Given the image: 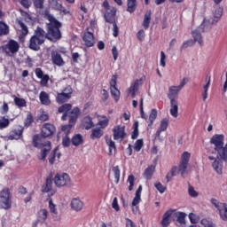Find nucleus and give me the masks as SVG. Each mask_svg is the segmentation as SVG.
I'll list each match as a JSON object with an SVG mask.
<instances>
[{
	"label": "nucleus",
	"instance_id": "680f3d73",
	"mask_svg": "<svg viewBox=\"0 0 227 227\" xmlns=\"http://www.w3.org/2000/svg\"><path fill=\"white\" fill-rule=\"evenodd\" d=\"M56 152H58V147L54 149L53 153L50 154V158H49L50 164H54L56 160Z\"/></svg>",
	"mask_w": 227,
	"mask_h": 227
},
{
	"label": "nucleus",
	"instance_id": "8fccbe9b",
	"mask_svg": "<svg viewBox=\"0 0 227 227\" xmlns=\"http://www.w3.org/2000/svg\"><path fill=\"white\" fill-rule=\"evenodd\" d=\"M114 178H115V184H118L120 182V168L118 166L113 168Z\"/></svg>",
	"mask_w": 227,
	"mask_h": 227
},
{
	"label": "nucleus",
	"instance_id": "de8ad7c7",
	"mask_svg": "<svg viewBox=\"0 0 227 227\" xmlns=\"http://www.w3.org/2000/svg\"><path fill=\"white\" fill-rule=\"evenodd\" d=\"M192 45H194V41L192 39L184 41L181 45V51H184V49H187L188 47H192Z\"/></svg>",
	"mask_w": 227,
	"mask_h": 227
},
{
	"label": "nucleus",
	"instance_id": "603ef678",
	"mask_svg": "<svg viewBox=\"0 0 227 227\" xmlns=\"http://www.w3.org/2000/svg\"><path fill=\"white\" fill-rule=\"evenodd\" d=\"M49 208L51 214H54L55 215L58 214V209L56 208V205L54 204L52 200H49Z\"/></svg>",
	"mask_w": 227,
	"mask_h": 227
},
{
	"label": "nucleus",
	"instance_id": "0eeeda50",
	"mask_svg": "<svg viewBox=\"0 0 227 227\" xmlns=\"http://www.w3.org/2000/svg\"><path fill=\"white\" fill-rule=\"evenodd\" d=\"M20 47V46L17 41L10 40L8 43L3 47V49L4 52L8 54V56H11V54H16V52H19Z\"/></svg>",
	"mask_w": 227,
	"mask_h": 227
},
{
	"label": "nucleus",
	"instance_id": "f257e3e1",
	"mask_svg": "<svg viewBox=\"0 0 227 227\" xmlns=\"http://www.w3.org/2000/svg\"><path fill=\"white\" fill-rule=\"evenodd\" d=\"M49 23H47L48 33L43 30V28L38 27L34 35L29 40V49L32 51H40V45L45 43V40H50L51 42H58L61 40V22H59L54 16L48 15Z\"/></svg>",
	"mask_w": 227,
	"mask_h": 227
},
{
	"label": "nucleus",
	"instance_id": "ddd939ff",
	"mask_svg": "<svg viewBox=\"0 0 227 227\" xmlns=\"http://www.w3.org/2000/svg\"><path fill=\"white\" fill-rule=\"evenodd\" d=\"M115 15H116V8L111 6V7H108V9H105V19L106 22L114 23Z\"/></svg>",
	"mask_w": 227,
	"mask_h": 227
},
{
	"label": "nucleus",
	"instance_id": "4c0bfd02",
	"mask_svg": "<svg viewBox=\"0 0 227 227\" xmlns=\"http://www.w3.org/2000/svg\"><path fill=\"white\" fill-rule=\"evenodd\" d=\"M69 98H70L67 95L63 94V92H61L58 93L56 101L58 104H65V102H67Z\"/></svg>",
	"mask_w": 227,
	"mask_h": 227
},
{
	"label": "nucleus",
	"instance_id": "49530a36",
	"mask_svg": "<svg viewBox=\"0 0 227 227\" xmlns=\"http://www.w3.org/2000/svg\"><path fill=\"white\" fill-rule=\"evenodd\" d=\"M74 124L72 122H69L68 125L62 126V132H64L65 137H68V134H70L72 130V127H74Z\"/></svg>",
	"mask_w": 227,
	"mask_h": 227
},
{
	"label": "nucleus",
	"instance_id": "c85d7f7f",
	"mask_svg": "<svg viewBox=\"0 0 227 227\" xmlns=\"http://www.w3.org/2000/svg\"><path fill=\"white\" fill-rule=\"evenodd\" d=\"M71 143L74 146H80V145H82L83 143L82 135L81 134L74 135L71 139Z\"/></svg>",
	"mask_w": 227,
	"mask_h": 227
},
{
	"label": "nucleus",
	"instance_id": "393cba45",
	"mask_svg": "<svg viewBox=\"0 0 227 227\" xmlns=\"http://www.w3.org/2000/svg\"><path fill=\"white\" fill-rule=\"evenodd\" d=\"M192 36L193 38L194 43L198 42L200 45H203V37H201V33H200V30H193L192 32Z\"/></svg>",
	"mask_w": 227,
	"mask_h": 227
},
{
	"label": "nucleus",
	"instance_id": "c9c22d12",
	"mask_svg": "<svg viewBox=\"0 0 227 227\" xmlns=\"http://www.w3.org/2000/svg\"><path fill=\"white\" fill-rule=\"evenodd\" d=\"M82 125L86 129V130H90V129L93 127V121L91 120V117H85L82 121Z\"/></svg>",
	"mask_w": 227,
	"mask_h": 227
},
{
	"label": "nucleus",
	"instance_id": "6ab92c4d",
	"mask_svg": "<svg viewBox=\"0 0 227 227\" xmlns=\"http://www.w3.org/2000/svg\"><path fill=\"white\" fill-rule=\"evenodd\" d=\"M72 109V104H64L60 107H59V113H63L62 120L67 121V116H68V111Z\"/></svg>",
	"mask_w": 227,
	"mask_h": 227
},
{
	"label": "nucleus",
	"instance_id": "a19ab883",
	"mask_svg": "<svg viewBox=\"0 0 227 227\" xmlns=\"http://www.w3.org/2000/svg\"><path fill=\"white\" fill-rule=\"evenodd\" d=\"M10 125V119L4 116L0 117V130L6 129Z\"/></svg>",
	"mask_w": 227,
	"mask_h": 227
},
{
	"label": "nucleus",
	"instance_id": "2eb2a0df",
	"mask_svg": "<svg viewBox=\"0 0 227 227\" xmlns=\"http://www.w3.org/2000/svg\"><path fill=\"white\" fill-rule=\"evenodd\" d=\"M169 113L173 118H178V99H170Z\"/></svg>",
	"mask_w": 227,
	"mask_h": 227
},
{
	"label": "nucleus",
	"instance_id": "0e129e2a",
	"mask_svg": "<svg viewBox=\"0 0 227 227\" xmlns=\"http://www.w3.org/2000/svg\"><path fill=\"white\" fill-rule=\"evenodd\" d=\"M160 66L164 68L166 67V53L160 51Z\"/></svg>",
	"mask_w": 227,
	"mask_h": 227
},
{
	"label": "nucleus",
	"instance_id": "58836bf2",
	"mask_svg": "<svg viewBox=\"0 0 227 227\" xmlns=\"http://www.w3.org/2000/svg\"><path fill=\"white\" fill-rule=\"evenodd\" d=\"M106 145L109 147L108 155H113V152H116V144L114 143V141H112L111 139H106Z\"/></svg>",
	"mask_w": 227,
	"mask_h": 227
},
{
	"label": "nucleus",
	"instance_id": "864d4df0",
	"mask_svg": "<svg viewBox=\"0 0 227 227\" xmlns=\"http://www.w3.org/2000/svg\"><path fill=\"white\" fill-rule=\"evenodd\" d=\"M220 217L223 221H227V205L225 204V207L222 208V210L219 211Z\"/></svg>",
	"mask_w": 227,
	"mask_h": 227
},
{
	"label": "nucleus",
	"instance_id": "72a5a7b5",
	"mask_svg": "<svg viewBox=\"0 0 227 227\" xmlns=\"http://www.w3.org/2000/svg\"><path fill=\"white\" fill-rule=\"evenodd\" d=\"M52 189V177H47L45 185L43 186V192H50V191Z\"/></svg>",
	"mask_w": 227,
	"mask_h": 227
},
{
	"label": "nucleus",
	"instance_id": "774afa93",
	"mask_svg": "<svg viewBox=\"0 0 227 227\" xmlns=\"http://www.w3.org/2000/svg\"><path fill=\"white\" fill-rule=\"evenodd\" d=\"M24 8H29L31 6V1L29 0H18Z\"/></svg>",
	"mask_w": 227,
	"mask_h": 227
},
{
	"label": "nucleus",
	"instance_id": "7c9ffc66",
	"mask_svg": "<svg viewBox=\"0 0 227 227\" xmlns=\"http://www.w3.org/2000/svg\"><path fill=\"white\" fill-rule=\"evenodd\" d=\"M188 166H189V163H185L183 161H180L179 163L178 171L179 173H181V176H183V178H185V175H187Z\"/></svg>",
	"mask_w": 227,
	"mask_h": 227
},
{
	"label": "nucleus",
	"instance_id": "e433bc0d",
	"mask_svg": "<svg viewBox=\"0 0 227 227\" xmlns=\"http://www.w3.org/2000/svg\"><path fill=\"white\" fill-rule=\"evenodd\" d=\"M155 171V166L151 165L145 170V176L147 180H150L152 178V176L153 175Z\"/></svg>",
	"mask_w": 227,
	"mask_h": 227
},
{
	"label": "nucleus",
	"instance_id": "9b49d317",
	"mask_svg": "<svg viewBox=\"0 0 227 227\" xmlns=\"http://www.w3.org/2000/svg\"><path fill=\"white\" fill-rule=\"evenodd\" d=\"M82 40L83 45L86 47H93V45H95V35H93V33L89 31V28H87V32H84Z\"/></svg>",
	"mask_w": 227,
	"mask_h": 227
},
{
	"label": "nucleus",
	"instance_id": "412c9836",
	"mask_svg": "<svg viewBox=\"0 0 227 227\" xmlns=\"http://www.w3.org/2000/svg\"><path fill=\"white\" fill-rule=\"evenodd\" d=\"M39 98H40V102H41V104H43V106H51V98L47 92L41 91L39 94Z\"/></svg>",
	"mask_w": 227,
	"mask_h": 227
},
{
	"label": "nucleus",
	"instance_id": "37998d69",
	"mask_svg": "<svg viewBox=\"0 0 227 227\" xmlns=\"http://www.w3.org/2000/svg\"><path fill=\"white\" fill-rule=\"evenodd\" d=\"M10 33V27L6 23L1 21L0 22V35H8Z\"/></svg>",
	"mask_w": 227,
	"mask_h": 227
},
{
	"label": "nucleus",
	"instance_id": "cd10ccee",
	"mask_svg": "<svg viewBox=\"0 0 227 227\" xmlns=\"http://www.w3.org/2000/svg\"><path fill=\"white\" fill-rule=\"evenodd\" d=\"M152 20V11H147L144 17L143 26L145 29L150 27V21Z\"/></svg>",
	"mask_w": 227,
	"mask_h": 227
},
{
	"label": "nucleus",
	"instance_id": "b1692460",
	"mask_svg": "<svg viewBox=\"0 0 227 227\" xmlns=\"http://www.w3.org/2000/svg\"><path fill=\"white\" fill-rule=\"evenodd\" d=\"M51 8L53 10H59V12H63V13H67V9L63 7V5L58 0H51L50 3Z\"/></svg>",
	"mask_w": 227,
	"mask_h": 227
},
{
	"label": "nucleus",
	"instance_id": "5fc2aeb1",
	"mask_svg": "<svg viewBox=\"0 0 227 227\" xmlns=\"http://www.w3.org/2000/svg\"><path fill=\"white\" fill-rule=\"evenodd\" d=\"M141 148H143V139H138V140H137V142L135 143L134 150H135L136 152H141Z\"/></svg>",
	"mask_w": 227,
	"mask_h": 227
},
{
	"label": "nucleus",
	"instance_id": "e2e57ef3",
	"mask_svg": "<svg viewBox=\"0 0 227 227\" xmlns=\"http://www.w3.org/2000/svg\"><path fill=\"white\" fill-rule=\"evenodd\" d=\"M62 93L64 95H67L70 98L72 97V93H73L72 87L67 86L66 89H64Z\"/></svg>",
	"mask_w": 227,
	"mask_h": 227
},
{
	"label": "nucleus",
	"instance_id": "7ed1b4c3",
	"mask_svg": "<svg viewBox=\"0 0 227 227\" xmlns=\"http://www.w3.org/2000/svg\"><path fill=\"white\" fill-rule=\"evenodd\" d=\"M33 145L35 148H43L41 151V157H39L40 160H45L47 155L51 150V142H43V136L35 135L33 137Z\"/></svg>",
	"mask_w": 227,
	"mask_h": 227
},
{
	"label": "nucleus",
	"instance_id": "a18cd8bd",
	"mask_svg": "<svg viewBox=\"0 0 227 227\" xmlns=\"http://www.w3.org/2000/svg\"><path fill=\"white\" fill-rule=\"evenodd\" d=\"M17 23L21 27L22 36H26L27 33H29V30L27 29V26H26V24H24V22H22V20H17Z\"/></svg>",
	"mask_w": 227,
	"mask_h": 227
},
{
	"label": "nucleus",
	"instance_id": "a878e982",
	"mask_svg": "<svg viewBox=\"0 0 227 227\" xmlns=\"http://www.w3.org/2000/svg\"><path fill=\"white\" fill-rule=\"evenodd\" d=\"M127 12L129 13H134V12H136V8H137V1L127 0Z\"/></svg>",
	"mask_w": 227,
	"mask_h": 227
},
{
	"label": "nucleus",
	"instance_id": "338daca9",
	"mask_svg": "<svg viewBox=\"0 0 227 227\" xmlns=\"http://www.w3.org/2000/svg\"><path fill=\"white\" fill-rule=\"evenodd\" d=\"M34 4L35 8L42 10L43 8V0H34Z\"/></svg>",
	"mask_w": 227,
	"mask_h": 227
},
{
	"label": "nucleus",
	"instance_id": "aec40b11",
	"mask_svg": "<svg viewBox=\"0 0 227 227\" xmlns=\"http://www.w3.org/2000/svg\"><path fill=\"white\" fill-rule=\"evenodd\" d=\"M210 76L206 77V84L203 86L202 100L203 102L207 101L208 98V88H210Z\"/></svg>",
	"mask_w": 227,
	"mask_h": 227
},
{
	"label": "nucleus",
	"instance_id": "13d9d810",
	"mask_svg": "<svg viewBox=\"0 0 227 227\" xmlns=\"http://www.w3.org/2000/svg\"><path fill=\"white\" fill-rule=\"evenodd\" d=\"M189 219L192 224H197V223L200 222V218L196 216V215H194L193 213H190Z\"/></svg>",
	"mask_w": 227,
	"mask_h": 227
},
{
	"label": "nucleus",
	"instance_id": "c03bdc74",
	"mask_svg": "<svg viewBox=\"0 0 227 227\" xmlns=\"http://www.w3.org/2000/svg\"><path fill=\"white\" fill-rule=\"evenodd\" d=\"M155 120H157V110L156 109H153L151 111V114L149 115V125L148 127H152L153 125V121H155Z\"/></svg>",
	"mask_w": 227,
	"mask_h": 227
},
{
	"label": "nucleus",
	"instance_id": "052dcab7",
	"mask_svg": "<svg viewBox=\"0 0 227 227\" xmlns=\"http://www.w3.org/2000/svg\"><path fill=\"white\" fill-rule=\"evenodd\" d=\"M72 143V140L70 141V137H64L63 139H62V145L65 147V148H68V146H70Z\"/></svg>",
	"mask_w": 227,
	"mask_h": 227
},
{
	"label": "nucleus",
	"instance_id": "5701e85b",
	"mask_svg": "<svg viewBox=\"0 0 227 227\" xmlns=\"http://www.w3.org/2000/svg\"><path fill=\"white\" fill-rule=\"evenodd\" d=\"M49 216V211L47 209H41L37 214L38 223H45L47 217Z\"/></svg>",
	"mask_w": 227,
	"mask_h": 227
},
{
	"label": "nucleus",
	"instance_id": "bb28decb",
	"mask_svg": "<svg viewBox=\"0 0 227 227\" xmlns=\"http://www.w3.org/2000/svg\"><path fill=\"white\" fill-rule=\"evenodd\" d=\"M104 136V131L100 128H95L92 129L90 139H100Z\"/></svg>",
	"mask_w": 227,
	"mask_h": 227
},
{
	"label": "nucleus",
	"instance_id": "39448f33",
	"mask_svg": "<svg viewBox=\"0 0 227 227\" xmlns=\"http://www.w3.org/2000/svg\"><path fill=\"white\" fill-rule=\"evenodd\" d=\"M54 184L57 187H70L72 185V182L70 180V176L67 173L63 174H56L54 177Z\"/></svg>",
	"mask_w": 227,
	"mask_h": 227
},
{
	"label": "nucleus",
	"instance_id": "4d7b16f0",
	"mask_svg": "<svg viewBox=\"0 0 227 227\" xmlns=\"http://www.w3.org/2000/svg\"><path fill=\"white\" fill-rule=\"evenodd\" d=\"M154 186L160 194H164V192H166V186L162 185L160 183L154 184Z\"/></svg>",
	"mask_w": 227,
	"mask_h": 227
},
{
	"label": "nucleus",
	"instance_id": "1a4fd4ad",
	"mask_svg": "<svg viewBox=\"0 0 227 227\" xmlns=\"http://www.w3.org/2000/svg\"><path fill=\"white\" fill-rule=\"evenodd\" d=\"M211 145H214L215 152L224 146V135H215L210 139Z\"/></svg>",
	"mask_w": 227,
	"mask_h": 227
},
{
	"label": "nucleus",
	"instance_id": "473e14b6",
	"mask_svg": "<svg viewBox=\"0 0 227 227\" xmlns=\"http://www.w3.org/2000/svg\"><path fill=\"white\" fill-rule=\"evenodd\" d=\"M176 175H178V168L173 167L166 176L167 183H169L170 180H173V176H176Z\"/></svg>",
	"mask_w": 227,
	"mask_h": 227
},
{
	"label": "nucleus",
	"instance_id": "f3484780",
	"mask_svg": "<svg viewBox=\"0 0 227 227\" xmlns=\"http://www.w3.org/2000/svg\"><path fill=\"white\" fill-rule=\"evenodd\" d=\"M51 59L54 65H57V67H63V65H65L63 58L58 51L51 52Z\"/></svg>",
	"mask_w": 227,
	"mask_h": 227
},
{
	"label": "nucleus",
	"instance_id": "4468645a",
	"mask_svg": "<svg viewBox=\"0 0 227 227\" xmlns=\"http://www.w3.org/2000/svg\"><path fill=\"white\" fill-rule=\"evenodd\" d=\"M56 131V128L52 124L46 123L43 125L42 129V134L43 137H49V136H52L53 132Z\"/></svg>",
	"mask_w": 227,
	"mask_h": 227
},
{
	"label": "nucleus",
	"instance_id": "f704fd0d",
	"mask_svg": "<svg viewBox=\"0 0 227 227\" xmlns=\"http://www.w3.org/2000/svg\"><path fill=\"white\" fill-rule=\"evenodd\" d=\"M185 213L176 212L175 213L176 221L179 223V224H184L185 223Z\"/></svg>",
	"mask_w": 227,
	"mask_h": 227
},
{
	"label": "nucleus",
	"instance_id": "a211bd4d",
	"mask_svg": "<svg viewBox=\"0 0 227 227\" xmlns=\"http://www.w3.org/2000/svg\"><path fill=\"white\" fill-rule=\"evenodd\" d=\"M79 114H81V110L78 107H74L69 113V123H73L75 125V121H77V118H79Z\"/></svg>",
	"mask_w": 227,
	"mask_h": 227
},
{
	"label": "nucleus",
	"instance_id": "6e6d98bb",
	"mask_svg": "<svg viewBox=\"0 0 227 227\" xmlns=\"http://www.w3.org/2000/svg\"><path fill=\"white\" fill-rule=\"evenodd\" d=\"M189 159H191V153H189L188 152H184L182 155L181 162L189 164Z\"/></svg>",
	"mask_w": 227,
	"mask_h": 227
},
{
	"label": "nucleus",
	"instance_id": "dca6fc26",
	"mask_svg": "<svg viewBox=\"0 0 227 227\" xmlns=\"http://www.w3.org/2000/svg\"><path fill=\"white\" fill-rule=\"evenodd\" d=\"M71 208L75 212H80L82 208L84 207V202L81 200V199L74 198L71 200Z\"/></svg>",
	"mask_w": 227,
	"mask_h": 227
},
{
	"label": "nucleus",
	"instance_id": "6e6552de",
	"mask_svg": "<svg viewBox=\"0 0 227 227\" xmlns=\"http://www.w3.org/2000/svg\"><path fill=\"white\" fill-rule=\"evenodd\" d=\"M143 192V186L139 185L138 189L136 191L135 197L132 200V212L133 214H137L139 208L137 207V205L141 203V192Z\"/></svg>",
	"mask_w": 227,
	"mask_h": 227
},
{
	"label": "nucleus",
	"instance_id": "f8f14e48",
	"mask_svg": "<svg viewBox=\"0 0 227 227\" xmlns=\"http://www.w3.org/2000/svg\"><path fill=\"white\" fill-rule=\"evenodd\" d=\"M182 89L178 86L172 85L168 88V98L169 100H178V94Z\"/></svg>",
	"mask_w": 227,
	"mask_h": 227
},
{
	"label": "nucleus",
	"instance_id": "9d476101",
	"mask_svg": "<svg viewBox=\"0 0 227 227\" xmlns=\"http://www.w3.org/2000/svg\"><path fill=\"white\" fill-rule=\"evenodd\" d=\"M113 134L114 141H123V139H125V136H127V133H125V126H115L113 129Z\"/></svg>",
	"mask_w": 227,
	"mask_h": 227
},
{
	"label": "nucleus",
	"instance_id": "4be33fe9",
	"mask_svg": "<svg viewBox=\"0 0 227 227\" xmlns=\"http://www.w3.org/2000/svg\"><path fill=\"white\" fill-rule=\"evenodd\" d=\"M173 215L172 210H168L165 212L163 215V219L161 221V226L168 227L169 225V223H171V215Z\"/></svg>",
	"mask_w": 227,
	"mask_h": 227
},
{
	"label": "nucleus",
	"instance_id": "f03ea898",
	"mask_svg": "<svg viewBox=\"0 0 227 227\" xmlns=\"http://www.w3.org/2000/svg\"><path fill=\"white\" fill-rule=\"evenodd\" d=\"M215 4L212 8V19L210 21L204 20L202 24L199 27L200 31H205V29L208 28L209 24H217L219 20H221V17H223V6H221V3L223 0H213Z\"/></svg>",
	"mask_w": 227,
	"mask_h": 227
},
{
	"label": "nucleus",
	"instance_id": "ea45409f",
	"mask_svg": "<svg viewBox=\"0 0 227 227\" xmlns=\"http://www.w3.org/2000/svg\"><path fill=\"white\" fill-rule=\"evenodd\" d=\"M21 136H22V129H14L12 132H11L10 139H20Z\"/></svg>",
	"mask_w": 227,
	"mask_h": 227
},
{
	"label": "nucleus",
	"instance_id": "69168bd1",
	"mask_svg": "<svg viewBox=\"0 0 227 227\" xmlns=\"http://www.w3.org/2000/svg\"><path fill=\"white\" fill-rule=\"evenodd\" d=\"M200 223L202 224V226L204 227H214V223L212 222H209L207 219H203L201 220Z\"/></svg>",
	"mask_w": 227,
	"mask_h": 227
},
{
	"label": "nucleus",
	"instance_id": "c756f323",
	"mask_svg": "<svg viewBox=\"0 0 227 227\" xmlns=\"http://www.w3.org/2000/svg\"><path fill=\"white\" fill-rule=\"evenodd\" d=\"M169 125V121L168 119H162L160 121V128L157 131V135L160 136V132H165L168 129V126Z\"/></svg>",
	"mask_w": 227,
	"mask_h": 227
},
{
	"label": "nucleus",
	"instance_id": "2f4dec72",
	"mask_svg": "<svg viewBox=\"0 0 227 227\" xmlns=\"http://www.w3.org/2000/svg\"><path fill=\"white\" fill-rule=\"evenodd\" d=\"M211 205L215 207L218 212L222 211L223 207H226V203L219 202L216 199H211Z\"/></svg>",
	"mask_w": 227,
	"mask_h": 227
},
{
	"label": "nucleus",
	"instance_id": "79ce46f5",
	"mask_svg": "<svg viewBox=\"0 0 227 227\" xmlns=\"http://www.w3.org/2000/svg\"><path fill=\"white\" fill-rule=\"evenodd\" d=\"M111 94L114 97L115 102L120 100V90L116 87H110Z\"/></svg>",
	"mask_w": 227,
	"mask_h": 227
},
{
	"label": "nucleus",
	"instance_id": "3c124183",
	"mask_svg": "<svg viewBox=\"0 0 227 227\" xmlns=\"http://www.w3.org/2000/svg\"><path fill=\"white\" fill-rule=\"evenodd\" d=\"M128 182L129 184V191H133L134 190V182H136V177L134 176V175L129 176Z\"/></svg>",
	"mask_w": 227,
	"mask_h": 227
},
{
	"label": "nucleus",
	"instance_id": "09e8293b",
	"mask_svg": "<svg viewBox=\"0 0 227 227\" xmlns=\"http://www.w3.org/2000/svg\"><path fill=\"white\" fill-rule=\"evenodd\" d=\"M14 104H16L18 107H26V99L15 98Z\"/></svg>",
	"mask_w": 227,
	"mask_h": 227
},
{
	"label": "nucleus",
	"instance_id": "20e7f679",
	"mask_svg": "<svg viewBox=\"0 0 227 227\" xmlns=\"http://www.w3.org/2000/svg\"><path fill=\"white\" fill-rule=\"evenodd\" d=\"M0 206L4 210L12 208V193L8 188H4L0 192Z\"/></svg>",
	"mask_w": 227,
	"mask_h": 227
},
{
	"label": "nucleus",
	"instance_id": "423d86ee",
	"mask_svg": "<svg viewBox=\"0 0 227 227\" xmlns=\"http://www.w3.org/2000/svg\"><path fill=\"white\" fill-rule=\"evenodd\" d=\"M143 81H145V76L136 80L130 87L126 90L127 95H131L132 98H136L137 92L139 91V86L143 85Z\"/></svg>",
	"mask_w": 227,
	"mask_h": 227
},
{
	"label": "nucleus",
	"instance_id": "bf43d9fd",
	"mask_svg": "<svg viewBox=\"0 0 227 227\" xmlns=\"http://www.w3.org/2000/svg\"><path fill=\"white\" fill-rule=\"evenodd\" d=\"M188 194L192 198H198V192H196V190H194V187H192V186H189Z\"/></svg>",
	"mask_w": 227,
	"mask_h": 227
}]
</instances>
